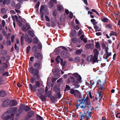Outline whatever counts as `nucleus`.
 <instances>
[{"instance_id": "nucleus-1", "label": "nucleus", "mask_w": 120, "mask_h": 120, "mask_svg": "<svg viewBox=\"0 0 120 120\" xmlns=\"http://www.w3.org/2000/svg\"><path fill=\"white\" fill-rule=\"evenodd\" d=\"M72 75L76 79L73 77L71 76L69 78L68 81L70 82H72L73 85L74 86V88H79L80 86L79 83L82 82V77L78 73H76L72 74Z\"/></svg>"}, {"instance_id": "nucleus-2", "label": "nucleus", "mask_w": 120, "mask_h": 120, "mask_svg": "<svg viewBox=\"0 0 120 120\" xmlns=\"http://www.w3.org/2000/svg\"><path fill=\"white\" fill-rule=\"evenodd\" d=\"M26 111H28L31 108L28 105L25 106L23 104H21L20 105L18 111L16 113V115L17 116H19L22 112L23 110Z\"/></svg>"}, {"instance_id": "nucleus-3", "label": "nucleus", "mask_w": 120, "mask_h": 120, "mask_svg": "<svg viewBox=\"0 0 120 120\" xmlns=\"http://www.w3.org/2000/svg\"><path fill=\"white\" fill-rule=\"evenodd\" d=\"M35 85H33V86L31 83L29 84V88L32 92H36L37 87H39L40 86V83L39 81H35Z\"/></svg>"}, {"instance_id": "nucleus-4", "label": "nucleus", "mask_w": 120, "mask_h": 120, "mask_svg": "<svg viewBox=\"0 0 120 120\" xmlns=\"http://www.w3.org/2000/svg\"><path fill=\"white\" fill-rule=\"evenodd\" d=\"M30 72L34 76L39 74L38 70L35 69L33 67H31L29 70Z\"/></svg>"}, {"instance_id": "nucleus-5", "label": "nucleus", "mask_w": 120, "mask_h": 120, "mask_svg": "<svg viewBox=\"0 0 120 120\" xmlns=\"http://www.w3.org/2000/svg\"><path fill=\"white\" fill-rule=\"evenodd\" d=\"M82 102H80L79 104H77L76 105V108L78 109L80 106L81 108L84 109L86 107L88 103H86V102H84V101L82 100Z\"/></svg>"}, {"instance_id": "nucleus-6", "label": "nucleus", "mask_w": 120, "mask_h": 120, "mask_svg": "<svg viewBox=\"0 0 120 120\" xmlns=\"http://www.w3.org/2000/svg\"><path fill=\"white\" fill-rule=\"evenodd\" d=\"M10 100L7 99L5 100L2 104V106L3 107H8L10 104Z\"/></svg>"}, {"instance_id": "nucleus-7", "label": "nucleus", "mask_w": 120, "mask_h": 120, "mask_svg": "<svg viewBox=\"0 0 120 120\" xmlns=\"http://www.w3.org/2000/svg\"><path fill=\"white\" fill-rule=\"evenodd\" d=\"M34 56L38 60H41L42 59L43 56L39 52H35L34 54Z\"/></svg>"}, {"instance_id": "nucleus-8", "label": "nucleus", "mask_w": 120, "mask_h": 120, "mask_svg": "<svg viewBox=\"0 0 120 120\" xmlns=\"http://www.w3.org/2000/svg\"><path fill=\"white\" fill-rule=\"evenodd\" d=\"M34 114V112L33 111H31L28 112L27 117L26 118V120H28L33 116Z\"/></svg>"}, {"instance_id": "nucleus-9", "label": "nucleus", "mask_w": 120, "mask_h": 120, "mask_svg": "<svg viewBox=\"0 0 120 120\" xmlns=\"http://www.w3.org/2000/svg\"><path fill=\"white\" fill-rule=\"evenodd\" d=\"M34 66L36 69L38 70H40L42 68V63L41 62L36 63L34 64Z\"/></svg>"}, {"instance_id": "nucleus-10", "label": "nucleus", "mask_w": 120, "mask_h": 120, "mask_svg": "<svg viewBox=\"0 0 120 120\" xmlns=\"http://www.w3.org/2000/svg\"><path fill=\"white\" fill-rule=\"evenodd\" d=\"M25 35L26 36L25 37V41L29 43H31L32 41V38L29 37L28 35L27 34H26Z\"/></svg>"}, {"instance_id": "nucleus-11", "label": "nucleus", "mask_w": 120, "mask_h": 120, "mask_svg": "<svg viewBox=\"0 0 120 120\" xmlns=\"http://www.w3.org/2000/svg\"><path fill=\"white\" fill-rule=\"evenodd\" d=\"M94 44H88L87 43L85 45V47L87 49H93L94 48Z\"/></svg>"}, {"instance_id": "nucleus-12", "label": "nucleus", "mask_w": 120, "mask_h": 120, "mask_svg": "<svg viewBox=\"0 0 120 120\" xmlns=\"http://www.w3.org/2000/svg\"><path fill=\"white\" fill-rule=\"evenodd\" d=\"M77 34V32L75 30H73L71 31L70 34V37H74Z\"/></svg>"}, {"instance_id": "nucleus-13", "label": "nucleus", "mask_w": 120, "mask_h": 120, "mask_svg": "<svg viewBox=\"0 0 120 120\" xmlns=\"http://www.w3.org/2000/svg\"><path fill=\"white\" fill-rule=\"evenodd\" d=\"M10 105L11 106H13L16 105L17 104V101L15 100H13L11 101L10 100Z\"/></svg>"}, {"instance_id": "nucleus-14", "label": "nucleus", "mask_w": 120, "mask_h": 120, "mask_svg": "<svg viewBox=\"0 0 120 120\" xmlns=\"http://www.w3.org/2000/svg\"><path fill=\"white\" fill-rule=\"evenodd\" d=\"M47 97L46 95H41L40 97L41 101L42 102H45L46 100V98Z\"/></svg>"}, {"instance_id": "nucleus-15", "label": "nucleus", "mask_w": 120, "mask_h": 120, "mask_svg": "<svg viewBox=\"0 0 120 120\" xmlns=\"http://www.w3.org/2000/svg\"><path fill=\"white\" fill-rule=\"evenodd\" d=\"M98 56H93V59H92V62L94 63L96 62L98 63L99 60H98Z\"/></svg>"}, {"instance_id": "nucleus-16", "label": "nucleus", "mask_w": 120, "mask_h": 120, "mask_svg": "<svg viewBox=\"0 0 120 120\" xmlns=\"http://www.w3.org/2000/svg\"><path fill=\"white\" fill-rule=\"evenodd\" d=\"M86 107L89 110V111H90L94 109V107L92 106L91 107V103H90L89 102L88 103Z\"/></svg>"}, {"instance_id": "nucleus-17", "label": "nucleus", "mask_w": 120, "mask_h": 120, "mask_svg": "<svg viewBox=\"0 0 120 120\" xmlns=\"http://www.w3.org/2000/svg\"><path fill=\"white\" fill-rule=\"evenodd\" d=\"M67 55V52L65 51H63L61 53V56L63 58H65Z\"/></svg>"}, {"instance_id": "nucleus-18", "label": "nucleus", "mask_w": 120, "mask_h": 120, "mask_svg": "<svg viewBox=\"0 0 120 120\" xmlns=\"http://www.w3.org/2000/svg\"><path fill=\"white\" fill-rule=\"evenodd\" d=\"M6 93L4 90H1L0 91V97H4L6 96Z\"/></svg>"}, {"instance_id": "nucleus-19", "label": "nucleus", "mask_w": 120, "mask_h": 120, "mask_svg": "<svg viewBox=\"0 0 120 120\" xmlns=\"http://www.w3.org/2000/svg\"><path fill=\"white\" fill-rule=\"evenodd\" d=\"M74 96L77 98H79L81 97V94L78 90L76 91Z\"/></svg>"}, {"instance_id": "nucleus-20", "label": "nucleus", "mask_w": 120, "mask_h": 120, "mask_svg": "<svg viewBox=\"0 0 120 120\" xmlns=\"http://www.w3.org/2000/svg\"><path fill=\"white\" fill-rule=\"evenodd\" d=\"M93 55H90L87 57L86 58V60L88 62H90L92 61Z\"/></svg>"}, {"instance_id": "nucleus-21", "label": "nucleus", "mask_w": 120, "mask_h": 120, "mask_svg": "<svg viewBox=\"0 0 120 120\" xmlns=\"http://www.w3.org/2000/svg\"><path fill=\"white\" fill-rule=\"evenodd\" d=\"M5 113H4L3 115H2L1 116V118L4 119V120H8L11 118L10 116V115H8L6 116V117H4L3 116L5 114Z\"/></svg>"}, {"instance_id": "nucleus-22", "label": "nucleus", "mask_w": 120, "mask_h": 120, "mask_svg": "<svg viewBox=\"0 0 120 120\" xmlns=\"http://www.w3.org/2000/svg\"><path fill=\"white\" fill-rule=\"evenodd\" d=\"M54 90L55 91V92L57 93L59 92H60V88L57 87L56 86H54Z\"/></svg>"}, {"instance_id": "nucleus-23", "label": "nucleus", "mask_w": 120, "mask_h": 120, "mask_svg": "<svg viewBox=\"0 0 120 120\" xmlns=\"http://www.w3.org/2000/svg\"><path fill=\"white\" fill-rule=\"evenodd\" d=\"M27 33L29 35L32 37H33L34 36V34L33 31L31 30H29Z\"/></svg>"}, {"instance_id": "nucleus-24", "label": "nucleus", "mask_w": 120, "mask_h": 120, "mask_svg": "<svg viewBox=\"0 0 120 120\" xmlns=\"http://www.w3.org/2000/svg\"><path fill=\"white\" fill-rule=\"evenodd\" d=\"M38 92L39 94H42L44 93V90L43 89L40 88L38 89Z\"/></svg>"}, {"instance_id": "nucleus-25", "label": "nucleus", "mask_w": 120, "mask_h": 120, "mask_svg": "<svg viewBox=\"0 0 120 120\" xmlns=\"http://www.w3.org/2000/svg\"><path fill=\"white\" fill-rule=\"evenodd\" d=\"M86 113H83L80 116V120H82V119L85 117H86Z\"/></svg>"}, {"instance_id": "nucleus-26", "label": "nucleus", "mask_w": 120, "mask_h": 120, "mask_svg": "<svg viewBox=\"0 0 120 120\" xmlns=\"http://www.w3.org/2000/svg\"><path fill=\"white\" fill-rule=\"evenodd\" d=\"M93 52L94 53V56H98L99 54V52L96 49H94Z\"/></svg>"}, {"instance_id": "nucleus-27", "label": "nucleus", "mask_w": 120, "mask_h": 120, "mask_svg": "<svg viewBox=\"0 0 120 120\" xmlns=\"http://www.w3.org/2000/svg\"><path fill=\"white\" fill-rule=\"evenodd\" d=\"M36 120H44L42 117L38 114L36 115Z\"/></svg>"}, {"instance_id": "nucleus-28", "label": "nucleus", "mask_w": 120, "mask_h": 120, "mask_svg": "<svg viewBox=\"0 0 120 120\" xmlns=\"http://www.w3.org/2000/svg\"><path fill=\"white\" fill-rule=\"evenodd\" d=\"M10 0H4L3 2V4L4 5L9 4L10 3Z\"/></svg>"}, {"instance_id": "nucleus-29", "label": "nucleus", "mask_w": 120, "mask_h": 120, "mask_svg": "<svg viewBox=\"0 0 120 120\" xmlns=\"http://www.w3.org/2000/svg\"><path fill=\"white\" fill-rule=\"evenodd\" d=\"M4 72V69L3 66H0V74H2Z\"/></svg>"}, {"instance_id": "nucleus-30", "label": "nucleus", "mask_w": 120, "mask_h": 120, "mask_svg": "<svg viewBox=\"0 0 120 120\" xmlns=\"http://www.w3.org/2000/svg\"><path fill=\"white\" fill-rule=\"evenodd\" d=\"M52 92L51 91H49L46 92V95L47 97H48L49 98H50L52 95Z\"/></svg>"}, {"instance_id": "nucleus-31", "label": "nucleus", "mask_w": 120, "mask_h": 120, "mask_svg": "<svg viewBox=\"0 0 120 120\" xmlns=\"http://www.w3.org/2000/svg\"><path fill=\"white\" fill-rule=\"evenodd\" d=\"M38 42V40L36 38H34L33 40V43L35 44H37Z\"/></svg>"}, {"instance_id": "nucleus-32", "label": "nucleus", "mask_w": 120, "mask_h": 120, "mask_svg": "<svg viewBox=\"0 0 120 120\" xmlns=\"http://www.w3.org/2000/svg\"><path fill=\"white\" fill-rule=\"evenodd\" d=\"M50 100L52 103H55L56 101V98L53 96H52L50 98Z\"/></svg>"}, {"instance_id": "nucleus-33", "label": "nucleus", "mask_w": 120, "mask_h": 120, "mask_svg": "<svg viewBox=\"0 0 120 120\" xmlns=\"http://www.w3.org/2000/svg\"><path fill=\"white\" fill-rule=\"evenodd\" d=\"M95 46L97 48L99 49V50L101 49L100 46L99 42V41L97 42Z\"/></svg>"}, {"instance_id": "nucleus-34", "label": "nucleus", "mask_w": 120, "mask_h": 120, "mask_svg": "<svg viewBox=\"0 0 120 120\" xmlns=\"http://www.w3.org/2000/svg\"><path fill=\"white\" fill-rule=\"evenodd\" d=\"M101 20L103 22H108L109 19H108L105 18H101Z\"/></svg>"}, {"instance_id": "nucleus-35", "label": "nucleus", "mask_w": 120, "mask_h": 120, "mask_svg": "<svg viewBox=\"0 0 120 120\" xmlns=\"http://www.w3.org/2000/svg\"><path fill=\"white\" fill-rule=\"evenodd\" d=\"M85 98V97L84 98H83L82 99V100L83 101H84V102H86V103H88L89 102L90 103V101H89V98L87 97H86V98Z\"/></svg>"}, {"instance_id": "nucleus-36", "label": "nucleus", "mask_w": 120, "mask_h": 120, "mask_svg": "<svg viewBox=\"0 0 120 120\" xmlns=\"http://www.w3.org/2000/svg\"><path fill=\"white\" fill-rule=\"evenodd\" d=\"M85 98V97L84 98H83L82 99V100L83 101H84V102H86V103H88L89 102L90 103V101H89V98L87 97H86V98Z\"/></svg>"}, {"instance_id": "nucleus-37", "label": "nucleus", "mask_w": 120, "mask_h": 120, "mask_svg": "<svg viewBox=\"0 0 120 120\" xmlns=\"http://www.w3.org/2000/svg\"><path fill=\"white\" fill-rule=\"evenodd\" d=\"M11 111L12 112H15L17 110V108L16 107H13L11 109Z\"/></svg>"}, {"instance_id": "nucleus-38", "label": "nucleus", "mask_w": 120, "mask_h": 120, "mask_svg": "<svg viewBox=\"0 0 120 120\" xmlns=\"http://www.w3.org/2000/svg\"><path fill=\"white\" fill-rule=\"evenodd\" d=\"M77 90H74L73 89H71L70 90V93L71 94H73L74 95Z\"/></svg>"}, {"instance_id": "nucleus-39", "label": "nucleus", "mask_w": 120, "mask_h": 120, "mask_svg": "<svg viewBox=\"0 0 120 120\" xmlns=\"http://www.w3.org/2000/svg\"><path fill=\"white\" fill-rule=\"evenodd\" d=\"M32 50L34 52H36L37 51V48L35 45H34L33 46Z\"/></svg>"}, {"instance_id": "nucleus-40", "label": "nucleus", "mask_w": 120, "mask_h": 120, "mask_svg": "<svg viewBox=\"0 0 120 120\" xmlns=\"http://www.w3.org/2000/svg\"><path fill=\"white\" fill-rule=\"evenodd\" d=\"M53 2H52V0H51L49 2V6L50 8H52L54 6Z\"/></svg>"}, {"instance_id": "nucleus-41", "label": "nucleus", "mask_w": 120, "mask_h": 120, "mask_svg": "<svg viewBox=\"0 0 120 120\" xmlns=\"http://www.w3.org/2000/svg\"><path fill=\"white\" fill-rule=\"evenodd\" d=\"M1 52V53L2 55H5L7 53V51L5 50H2Z\"/></svg>"}, {"instance_id": "nucleus-42", "label": "nucleus", "mask_w": 120, "mask_h": 120, "mask_svg": "<svg viewBox=\"0 0 120 120\" xmlns=\"http://www.w3.org/2000/svg\"><path fill=\"white\" fill-rule=\"evenodd\" d=\"M111 55L112 53L110 52L109 53L106 54V56H105V57L103 56V58L104 59L107 60L109 56Z\"/></svg>"}, {"instance_id": "nucleus-43", "label": "nucleus", "mask_w": 120, "mask_h": 120, "mask_svg": "<svg viewBox=\"0 0 120 120\" xmlns=\"http://www.w3.org/2000/svg\"><path fill=\"white\" fill-rule=\"evenodd\" d=\"M82 51V50L81 49H78L76 51V54L77 55H80Z\"/></svg>"}, {"instance_id": "nucleus-44", "label": "nucleus", "mask_w": 120, "mask_h": 120, "mask_svg": "<svg viewBox=\"0 0 120 120\" xmlns=\"http://www.w3.org/2000/svg\"><path fill=\"white\" fill-rule=\"evenodd\" d=\"M36 80V78L31 77L30 79V82L32 83H33Z\"/></svg>"}, {"instance_id": "nucleus-45", "label": "nucleus", "mask_w": 120, "mask_h": 120, "mask_svg": "<svg viewBox=\"0 0 120 120\" xmlns=\"http://www.w3.org/2000/svg\"><path fill=\"white\" fill-rule=\"evenodd\" d=\"M60 56H58L56 58L55 60L56 63L58 64H59L60 63V61L59 60V59H60Z\"/></svg>"}, {"instance_id": "nucleus-46", "label": "nucleus", "mask_w": 120, "mask_h": 120, "mask_svg": "<svg viewBox=\"0 0 120 120\" xmlns=\"http://www.w3.org/2000/svg\"><path fill=\"white\" fill-rule=\"evenodd\" d=\"M75 61L76 62H79L80 61V59L79 57H76L75 58Z\"/></svg>"}, {"instance_id": "nucleus-47", "label": "nucleus", "mask_w": 120, "mask_h": 120, "mask_svg": "<svg viewBox=\"0 0 120 120\" xmlns=\"http://www.w3.org/2000/svg\"><path fill=\"white\" fill-rule=\"evenodd\" d=\"M60 92H59L55 96L56 98H60L61 97V94L60 93Z\"/></svg>"}, {"instance_id": "nucleus-48", "label": "nucleus", "mask_w": 120, "mask_h": 120, "mask_svg": "<svg viewBox=\"0 0 120 120\" xmlns=\"http://www.w3.org/2000/svg\"><path fill=\"white\" fill-rule=\"evenodd\" d=\"M70 89V86L68 85H66V87L64 89V90L65 91H68Z\"/></svg>"}, {"instance_id": "nucleus-49", "label": "nucleus", "mask_w": 120, "mask_h": 120, "mask_svg": "<svg viewBox=\"0 0 120 120\" xmlns=\"http://www.w3.org/2000/svg\"><path fill=\"white\" fill-rule=\"evenodd\" d=\"M11 17L14 21H15L16 19V21H17V19H18V17L16 15L12 16Z\"/></svg>"}, {"instance_id": "nucleus-50", "label": "nucleus", "mask_w": 120, "mask_h": 120, "mask_svg": "<svg viewBox=\"0 0 120 120\" xmlns=\"http://www.w3.org/2000/svg\"><path fill=\"white\" fill-rule=\"evenodd\" d=\"M101 91L100 92H98L99 97V99L100 100L102 99L103 97V94H101Z\"/></svg>"}, {"instance_id": "nucleus-51", "label": "nucleus", "mask_w": 120, "mask_h": 120, "mask_svg": "<svg viewBox=\"0 0 120 120\" xmlns=\"http://www.w3.org/2000/svg\"><path fill=\"white\" fill-rule=\"evenodd\" d=\"M9 76V72L8 71H7L5 72L3 74V75H2V77H3L5 76Z\"/></svg>"}, {"instance_id": "nucleus-52", "label": "nucleus", "mask_w": 120, "mask_h": 120, "mask_svg": "<svg viewBox=\"0 0 120 120\" xmlns=\"http://www.w3.org/2000/svg\"><path fill=\"white\" fill-rule=\"evenodd\" d=\"M24 37L23 36H22L21 38V44L22 45L23 44V42L24 41Z\"/></svg>"}, {"instance_id": "nucleus-53", "label": "nucleus", "mask_w": 120, "mask_h": 120, "mask_svg": "<svg viewBox=\"0 0 120 120\" xmlns=\"http://www.w3.org/2000/svg\"><path fill=\"white\" fill-rule=\"evenodd\" d=\"M1 12L2 14H5L6 13L5 9L4 8H2L1 10Z\"/></svg>"}, {"instance_id": "nucleus-54", "label": "nucleus", "mask_w": 120, "mask_h": 120, "mask_svg": "<svg viewBox=\"0 0 120 120\" xmlns=\"http://www.w3.org/2000/svg\"><path fill=\"white\" fill-rule=\"evenodd\" d=\"M60 60H61L60 64L62 66H64L65 65V64L63 62V60L61 58H60Z\"/></svg>"}, {"instance_id": "nucleus-55", "label": "nucleus", "mask_w": 120, "mask_h": 120, "mask_svg": "<svg viewBox=\"0 0 120 120\" xmlns=\"http://www.w3.org/2000/svg\"><path fill=\"white\" fill-rule=\"evenodd\" d=\"M16 21L17 22L18 25L19 26H22V23L20 21L17 19Z\"/></svg>"}, {"instance_id": "nucleus-56", "label": "nucleus", "mask_w": 120, "mask_h": 120, "mask_svg": "<svg viewBox=\"0 0 120 120\" xmlns=\"http://www.w3.org/2000/svg\"><path fill=\"white\" fill-rule=\"evenodd\" d=\"M3 64L4 65V66L3 67L4 68V69H6L8 68V64H7V63H4Z\"/></svg>"}, {"instance_id": "nucleus-57", "label": "nucleus", "mask_w": 120, "mask_h": 120, "mask_svg": "<svg viewBox=\"0 0 120 120\" xmlns=\"http://www.w3.org/2000/svg\"><path fill=\"white\" fill-rule=\"evenodd\" d=\"M20 8V4L18 3L17 4L15 7V8L16 9H19Z\"/></svg>"}, {"instance_id": "nucleus-58", "label": "nucleus", "mask_w": 120, "mask_h": 120, "mask_svg": "<svg viewBox=\"0 0 120 120\" xmlns=\"http://www.w3.org/2000/svg\"><path fill=\"white\" fill-rule=\"evenodd\" d=\"M48 14V11L47 10H44L43 12L41 13V14L44 15H47Z\"/></svg>"}, {"instance_id": "nucleus-59", "label": "nucleus", "mask_w": 120, "mask_h": 120, "mask_svg": "<svg viewBox=\"0 0 120 120\" xmlns=\"http://www.w3.org/2000/svg\"><path fill=\"white\" fill-rule=\"evenodd\" d=\"M101 45L102 48L103 49H105L106 47V45L104 42L102 43Z\"/></svg>"}, {"instance_id": "nucleus-60", "label": "nucleus", "mask_w": 120, "mask_h": 120, "mask_svg": "<svg viewBox=\"0 0 120 120\" xmlns=\"http://www.w3.org/2000/svg\"><path fill=\"white\" fill-rule=\"evenodd\" d=\"M57 10L59 11H60L62 9V7L60 5H58L57 6Z\"/></svg>"}, {"instance_id": "nucleus-61", "label": "nucleus", "mask_w": 120, "mask_h": 120, "mask_svg": "<svg viewBox=\"0 0 120 120\" xmlns=\"http://www.w3.org/2000/svg\"><path fill=\"white\" fill-rule=\"evenodd\" d=\"M30 48V46H29L27 47V48H26V53L27 54H28L29 53Z\"/></svg>"}, {"instance_id": "nucleus-62", "label": "nucleus", "mask_w": 120, "mask_h": 120, "mask_svg": "<svg viewBox=\"0 0 120 120\" xmlns=\"http://www.w3.org/2000/svg\"><path fill=\"white\" fill-rule=\"evenodd\" d=\"M4 83V82L3 81V78L1 76H0V85H3Z\"/></svg>"}, {"instance_id": "nucleus-63", "label": "nucleus", "mask_w": 120, "mask_h": 120, "mask_svg": "<svg viewBox=\"0 0 120 120\" xmlns=\"http://www.w3.org/2000/svg\"><path fill=\"white\" fill-rule=\"evenodd\" d=\"M73 13L71 12L70 11L69 15V17L71 19H72L73 17Z\"/></svg>"}, {"instance_id": "nucleus-64", "label": "nucleus", "mask_w": 120, "mask_h": 120, "mask_svg": "<svg viewBox=\"0 0 120 120\" xmlns=\"http://www.w3.org/2000/svg\"><path fill=\"white\" fill-rule=\"evenodd\" d=\"M45 18L46 20L48 22H49L50 21V19L47 15H45Z\"/></svg>"}]
</instances>
